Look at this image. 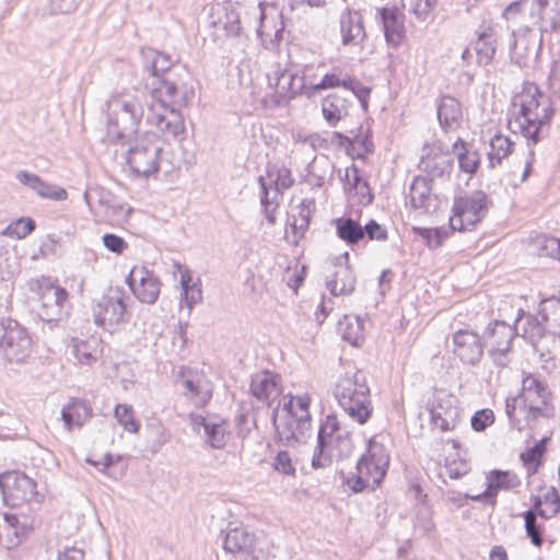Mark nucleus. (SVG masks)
<instances>
[{"label":"nucleus","mask_w":560,"mask_h":560,"mask_svg":"<svg viewBox=\"0 0 560 560\" xmlns=\"http://www.w3.org/2000/svg\"><path fill=\"white\" fill-rule=\"evenodd\" d=\"M0 488L8 504L18 506L35 499L36 483L25 474L9 471L0 476Z\"/></svg>","instance_id":"6ab92c4d"},{"label":"nucleus","mask_w":560,"mask_h":560,"mask_svg":"<svg viewBox=\"0 0 560 560\" xmlns=\"http://www.w3.org/2000/svg\"><path fill=\"white\" fill-rule=\"evenodd\" d=\"M460 116V107L457 101L453 97L442 98L438 107V118L442 126H451Z\"/></svg>","instance_id":"603ef678"},{"label":"nucleus","mask_w":560,"mask_h":560,"mask_svg":"<svg viewBox=\"0 0 560 560\" xmlns=\"http://www.w3.org/2000/svg\"><path fill=\"white\" fill-rule=\"evenodd\" d=\"M115 418L118 423L129 433H137L140 429V423L133 416L132 407L126 404H118L115 408Z\"/></svg>","instance_id":"6e6d98bb"},{"label":"nucleus","mask_w":560,"mask_h":560,"mask_svg":"<svg viewBox=\"0 0 560 560\" xmlns=\"http://www.w3.org/2000/svg\"><path fill=\"white\" fill-rule=\"evenodd\" d=\"M312 398L308 394L284 397L272 411V422L279 440L292 445L303 442L311 431L310 405Z\"/></svg>","instance_id":"20e7f679"},{"label":"nucleus","mask_w":560,"mask_h":560,"mask_svg":"<svg viewBox=\"0 0 560 560\" xmlns=\"http://www.w3.org/2000/svg\"><path fill=\"white\" fill-rule=\"evenodd\" d=\"M351 451L352 440L349 431L340 425L336 416H327L318 430L312 466L316 469L327 467L334 459L348 457Z\"/></svg>","instance_id":"423d86ee"},{"label":"nucleus","mask_w":560,"mask_h":560,"mask_svg":"<svg viewBox=\"0 0 560 560\" xmlns=\"http://www.w3.org/2000/svg\"><path fill=\"white\" fill-rule=\"evenodd\" d=\"M550 392L534 375H526L522 382V393L508 398L505 411L512 427L518 431L532 428L540 418H550L553 408L549 405Z\"/></svg>","instance_id":"f03ea898"},{"label":"nucleus","mask_w":560,"mask_h":560,"mask_svg":"<svg viewBox=\"0 0 560 560\" xmlns=\"http://www.w3.org/2000/svg\"><path fill=\"white\" fill-rule=\"evenodd\" d=\"M310 222L291 213L288 219V228L285 230V236L293 244H298L301 238L304 237L305 232L308 230Z\"/></svg>","instance_id":"052dcab7"},{"label":"nucleus","mask_w":560,"mask_h":560,"mask_svg":"<svg viewBox=\"0 0 560 560\" xmlns=\"http://www.w3.org/2000/svg\"><path fill=\"white\" fill-rule=\"evenodd\" d=\"M350 83V75L342 74L334 70L332 72L323 73L322 79L317 84V92L345 86Z\"/></svg>","instance_id":"e2e57ef3"},{"label":"nucleus","mask_w":560,"mask_h":560,"mask_svg":"<svg viewBox=\"0 0 560 560\" xmlns=\"http://www.w3.org/2000/svg\"><path fill=\"white\" fill-rule=\"evenodd\" d=\"M20 272V259L18 255L7 246L0 256V278L10 280Z\"/></svg>","instance_id":"5fc2aeb1"},{"label":"nucleus","mask_w":560,"mask_h":560,"mask_svg":"<svg viewBox=\"0 0 560 560\" xmlns=\"http://www.w3.org/2000/svg\"><path fill=\"white\" fill-rule=\"evenodd\" d=\"M432 424L442 432L453 430L458 420V410L453 399L443 393L436 395L429 408Z\"/></svg>","instance_id":"a878e982"},{"label":"nucleus","mask_w":560,"mask_h":560,"mask_svg":"<svg viewBox=\"0 0 560 560\" xmlns=\"http://www.w3.org/2000/svg\"><path fill=\"white\" fill-rule=\"evenodd\" d=\"M249 389L257 400L271 407L282 395L281 376L268 370L256 372L252 375Z\"/></svg>","instance_id":"4be33fe9"},{"label":"nucleus","mask_w":560,"mask_h":560,"mask_svg":"<svg viewBox=\"0 0 560 560\" xmlns=\"http://www.w3.org/2000/svg\"><path fill=\"white\" fill-rule=\"evenodd\" d=\"M32 352V339L16 320L0 322V354L9 363H22Z\"/></svg>","instance_id":"f8f14e48"},{"label":"nucleus","mask_w":560,"mask_h":560,"mask_svg":"<svg viewBox=\"0 0 560 560\" xmlns=\"http://www.w3.org/2000/svg\"><path fill=\"white\" fill-rule=\"evenodd\" d=\"M130 213H131L130 207L120 205L116 201V199H114L104 220L108 221V222L118 223V222L126 220Z\"/></svg>","instance_id":"774afa93"},{"label":"nucleus","mask_w":560,"mask_h":560,"mask_svg":"<svg viewBox=\"0 0 560 560\" xmlns=\"http://www.w3.org/2000/svg\"><path fill=\"white\" fill-rule=\"evenodd\" d=\"M15 177L21 185L30 188L42 198L55 201H63L68 198V192L65 188L49 184L34 173L22 170L16 173Z\"/></svg>","instance_id":"c756f323"},{"label":"nucleus","mask_w":560,"mask_h":560,"mask_svg":"<svg viewBox=\"0 0 560 560\" xmlns=\"http://www.w3.org/2000/svg\"><path fill=\"white\" fill-rule=\"evenodd\" d=\"M514 328L516 332L521 330L523 338L532 345H535L545 334H548L541 318L539 319L538 316L524 312L520 314Z\"/></svg>","instance_id":"4c0bfd02"},{"label":"nucleus","mask_w":560,"mask_h":560,"mask_svg":"<svg viewBox=\"0 0 560 560\" xmlns=\"http://www.w3.org/2000/svg\"><path fill=\"white\" fill-rule=\"evenodd\" d=\"M418 166L432 180L450 174L452 163L448 156L441 152L439 148L425 145Z\"/></svg>","instance_id":"7c9ffc66"},{"label":"nucleus","mask_w":560,"mask_h":560,"mask_svg":"<svg viewBox=\"0 0 560 560\" xmlns=\"http://www.w3.org/2000/svg\"><path fill=\"white\" fill-rule=\"evenodd\" d=\"M475 50L479 65H488L492 60L495 54V38L491 28L479 34L475 43Z\"/></svg>","instance_id":"3c124183"},{"label":"nucleus","mask_w":560,"mask_h":560,"mask_svg":"<svg viewBox=\"0 0 560 560\" xmlns=\"http://www.w3.org/2000/svg\"><path fill=\"white\" fill-rule=\"evenodd\" d=\"M453 353L464 363L476 365L483 355L480 336L468 329H459L453 335Z\"/></svg>","instance_id":"5701e85b"},{"label":"nucleus","mask_w":560,"mask_h":560,"mask_svg":"<svg viewBox=\"0 0 560 560\" xmlns=\"http://www.w3.org/2000/svg\"><path fill=\"white\" fill-rule=\"evenodd\" d=\"M240 9L237 3L231 1L219 2L212 4L209 9V25L215 30H223L229 37L237 38V46L241 52H245L247 38L241 35L242 27L240 21Z\"/></svg>","instance_id":"dca6fc26"},{"label":"nucleus","mask_w":560,"mask_h":560,"mask_svg":"<svg viewBox=\"0 0 560 560\" xmlns=\"http://www.w3.org/2000/svg\"><path fill=\"white\" fill-rule=\"evenodd\" d=\"M339 32L343 46L361 47L366 36L362 15L352 10L342 12L339 21Z\"/></svg>","instance_id":"cd10ccee"},{"label":"nucleus","mask_w":560,"mask_h":560,"mask_svg":"<svg viewBox=\"0 0 560 560\" xmlns=\"http://www.w3.org/2000/svg\"><path fill=\"white\" fill-rule=\"evenodd\" d=\"M544 452L545 446L544 443L540 442L521 454V459L523 462V465L526 467L527 474L529 476L534 475L537 471L541 463Z\"/></svg>","instance_id":"13d9d810"},{"label":"nucleus","mask_w":560,"mask_h":560,"mask_svg":"<svg viewBox=\"0 0 560 560\" xmlns=\"http://www.w3.org/2000/svg\"><path fill=\"white\" fill-rule=\"evenodd\" d=\"M535 246L540 256L558 258L560 256V238L547 235H538Z\"/></svg>","instance_id":"bf43d9fd"},{"label":"nucleus","mask_w":560,"mask_h":560,"mask_svg":"<svg viewBox=\"0 0 560 560\" xmlns=\"http://www.w3.org/2000/svg\"><path fill=\"white\" fill-rule=\"evenodd\" d=\"M32 529L33 526L26 516L5 514L0 536L4 537L7 548H13L21 544Z\"/></svg>","instance_id":"473e14b6"},{"label":"nucleus","mask_w":560,"mask_h":560,"mask_svg":"<svg viewBox=\"0 0 560 560\" xmlns=\"http://www.w3.org/2000/svg\"><path fill=\"white\" fill-rule=\"evenodd\" d=\"M127 283L141 303L153 304L160 295V279L144 266H135L127 277Z\"/></svg>","instance_id":"412c9836"},{"label":"nucleus","mask_w":560,"mask_h":560,"mask_svg":"<svg viewBox=\"0 0 560 560\" xmlns=\"http://www.w3.org/2000/svg\"><path fill=\"white\" fill-rule=\"evenodd\" d=\"M186 78H188L187 74L176 80L162 79L159 86L152 91L153 102L151 104L163 105L178 110L186 106L195 95L194 88L185 80Z\"/></svg>","instance_id":"f3484780"},{"label":"nucleus","mask_w":560,"mask_h":560,"mask_svg":"<svg viewBox=\"0 0 560 560\" xmlns=\"http://www.w3.org/2000/svg\"><path fill=\"white\" fill-rule=\"evenodd\" d=\"M105 105L107 137L112 141H129L143 116L142 96L131 91L114 92Z\"/></svg>","instance_id":"7ed1b4c3"},{"label":"nucleus","mask_w":560,"mask_h":560,"mask_svg":"<svg viewBox=\"0 0 560 560\" xmlns=\"http://www.w3.org/2000/svg\"><path fill=\"white\" fill-rule=\"evenodd\" d=\"M261 205L265 209L266 219L270 224H275V210L277 203L273 201L280 191L288 189L293 184L291 172L285 168H277L268 172V182L260 176Z\"/></svg>","instance_id":"aec40b11"},{"label":"nucleus","mask_w":560,"mask_h":560,"mask_svg":"<svg viewBox=\"0 0 560 560\" xmlns=\"http://www.w3.org/2000/svg\"><path fill=\"white\" fill-rule=\"evenodd\" d=\"M380 13L386 42L393 47H398L406 36L402 15L392 9H382Z\"/></svg>","instance_id":"72a5a7b5"},{"label":"nucleus","mask_w":560,"mask_h":560,"mask_svg":"<svg viewBox=\"0 0 560 560\" xmlns=\"http://www.w3.org/2000/svg\"><path fill=\"white\" fill-rule=\"evenodd\" d=\"M114 199V195L102 187H91L84 192V200L90 211L101 220L105 219Z\"/></svg>","instance_id":"e433bc0d"},{"label":"nucleus","mask_w":560,"mask_h":560,"mask_svg":"<svg viewBox=\"0 0 560 560\" xmlns=\"http://www.w3.org/2000/svg\"><path fill=\"white\" fill-rule=\"evenodd\" d=\"M192 431L200 435L205 443L214 450L224 448L232 438L230 424L217 416L190 415Z\"/></svg>","instance_id":"a211bd4d"},{"label":"nucleus","mask_w":560,"mask_h":560,"mask_svg":"<svg viewBox=\"0 0 560 560\" xmlns=\"http://www.w3.org/2000/svg\"><path fill=\"white\" fill-rule=\"evenodd\" d=\"M539 316L548 334L560 338V298L542 300L539 306Z\"/></svg>","instance_id":"58836bf2"},{"label":"nucleus","mask_w":560,"mask_h":560,"mask_svg":"<svg viewBox=\"0 0 560 560\" xmlns=\"http://www.w3.org/2000/svg\"><path fill=\"white\" fill-rule=\"evenodd\" d=\"M431 190L430 180L427 177H415L409 191L411 206L416 209L427 210L431 202Z\"/></svg>","instance_id":"a18cd8bd"},{"label":"nucleus","mask_w":560,"mask_h":560,"mask_svg":"<svg viewBox=\"0 0 560 560\" xmlns=\"http://www.w3.org/2000/svg\"><path fill=\"white\" fill-rule=\"evenodd\" d=\"M259 14V26L257 28V35L259 36L262 45L270 48L276 42L281 38L283 31L282 22H279V26L275 23V16H270L266 12V8L262 3H259L256 8Z\"/></svg>","instance_id":"c9c22d12"},{"label":"nucleus","mask_w":560,"mask_h":560,"mask_svg":"<svg viewBox=\"0 0 560 560\" xmlns=\"http://www.w3.org/2000/svg\"><path fill=\"white\" fill-rule=\"evenodd\" d=\"M28 290L36 295L37 315L44 322H58L66 314L68 292L50 277L40 276L27 281Z\"/></svg>","instance_id":"6e6552de"},{"label":"nucleus","mask_w":560,"mask_h":560,"mask_svg":"<svg viewBox=\"0 0 560 560\" xmlns=\"http://www.w3.org/2000/svg\"><path fill=\"white\" fill-rule=\"evenodd\" d=\"M162 150L156 135L147 132L129 148L127 163L133 173L148 177L159 171Z\"/></svg>","instance_id":"9b49d317"},{"label":"nucleus","mask_w":560,"mask_h":560,"mask_svg":"<svg viewBox=\"0 0 560 560\" xmlns=\"http://www.w3.org/2000/svg\"><path fill=\"white\" fill-rule=\"evenodd\" d=\"M305 277V267L299 261H291L282 273V281L291 288L294 293L298 292L299 287L303 283Z\"/></svg>","instance_id":"4d7b16f0"},{"label":"nucleus","mask_w":560,"mask_h":560,"mask_svg":"<svg viewBox=\"0 0 560 560\" xmlns=\"http://www.w3.org/2000/svg\"><path fill=\"white\" fill-rule=\"evenodd\" d=\"M145 68L152 75L159 77L168 71L173 66V60L170 55L160 52L152 48L141 50Z\"/></svg>","instance_id":"49530a36"},{"label":"nucleus","mask_w":560,"mask_h":560,"mask_svg":"<svg viewBox=\"0 0 560 560\" xmlns=\"http://www.w3.org/2000/svg\"><path fill=\"white\" fill-rule=\"evenodd\" d=\"M524 520L527 536L530 538L533 545H535L536 547H540L542 545V537L539 526L537 525L536 513L530 510L525 512Z\"/></svg>","instance_id":"0e129e2a"},{"label":"nucleus","mask_w":560,"mask_h":560,"mask_svg":"<svg viewBox=\"0 0 560 560\" xmlns=\"http://www.w3.org/2000/svg\"><path fill=\"white\" fill-rule=\"evenodd\" d=\"M145 119L165 142H180L185 139L186 128L180 110L150 104Z\"/></svg>","instance_id":"2eb2a0df"},{"label":"nucleus","mask_w":560,"mask_h":560,"mask_svg":"<svg viewBox=\"0 0 560 560\" xmlns=\"http://www.w3.org/2000/svg\"><path fill=\"white\" fill-rule=\"evenodd\" d=\"M348 101L336 93L329 94L322 102V112L325 120L330 126H336L348 115Z\"/></svg>","instance_id":"ea45409f"},{"label":"nucleus","mask_w":560,"mask_h":560,"mask_svg":"<svg viewBox=\"0 0 560 560\" xmlns=\"http://www.w3.org/2000/svg\"><path fill=\"white\" fill-rule=\"evenodd\" d=\"M530 12L542 33L560 32V0H533Z\"/></svg>","instance_id":"bb28decb"},{"label":"nucleus","mask_w":560,"mask_h":560,"mask_svg":"<svg viewBox=\"0 0 560 560\" xmlns=\"http://www.w3.org/2000/svg\"><path fill=\"white\" fill-rule=\"evenodd\" d=\"M173 276L178 279L180 285V304L179 307L183 310L186 307L187 315H190L195 305L202 301V289L200 279L194 280L188 267L182 265L178 261H173Z\"/></svg>","instance_id":"b1692460"},{"label":"nucleus","mask_w":560,"mask_h":560,"mask_svg":"<svg viewBox=\"0 0 560 560\" xmlns=\"http://www.w3.org/2000/svg\"><path fill=\"white\" fill-rule=\"evenodd\" d=\"M184 395L196 406H205L212 397V387L208 378L198 372L183 373Z\"/></svg>","instance_id":"c85d7f7f"},{"label":"nucleus","mask_w":560,"mask_h":560,"mask_svg":"<svg viewBox=\"0 0 560 560\" xmlns=\"http://www.w3.org/2000/svg\"><path fill=\"white\" fill-rule=\"evenodd\" d=\"M490 150L487 153L489 166L491 168L497 167L502 163V160L508 158L512 151L514 143L509 137L497 133L490 139Z\"/></svg>","instance_id":"37998d69"},{"label":"nucleus","mask_w":560,"mask_h":560,"mask_svg":"<svg viewBox=\"0 0 560 560\" xmlns=\"http://www.w3.org/2000/svg\"><path fill=\"white\" fill-rule=\"evenodd\" d=\"M334 270L328 276L326 285L334 296L350 294L355 289V277L349 264V254L343 253L335 259Z\"/></svg>","instance_id":"393cba45"},{"label":"nucleus","mask_w":560,"mask_h":560,"mask_svg":"<svg viewBox=\"0 0 560 560\" xmlns=\"http://www.w3.org/2000/svg\"><path fill=\"white\" fill-rule=\"evenodd\" d=\"M453 150L457 155L460 170L465 173L474 174L480 163L478 151L460 139L453 144Z\"/></svg>","instance_id":"c03bdc74"},{"label":"nucleus","mask_w":560,"mask_h":560,"mask_svg":"<svg viewBox=\"0 0 560 560\" xmlns=\"http://www.w3.org/2000/svg\"><path fill=\"white\" fill-rule=\"evenodd\" d=\"M325 63L320 60L296 65L298 81L302 84V93L313 95L317 93V84L323 77Z\"/></svg>","instance_id":"f704fd0d"},{"label":"nucleus","mask_w":560,"mask_h":560,"mask_svg":"<svg viewBox=\"0 0 560 560\" xmlns=\"http://www.w3.org/2000/svg\"><path fill=\"white\" fill-rule=\"evenodd\" d=\"M269 92L262 97V104L268 108L287 105L298 94L302 93V84L298 81V72L282 69L280 66L267 73Z\"/></svg>","instance_id":"4468645a"},{"label":"nucleus","mask_w":560,"mask_h":560,"mask_svg":"<svg viewBox=\"0 0 560 560\" xmlns=\"http://www.w3.org/2000/svg\"><path fill=\"white\" fill-rule=\"evenodd\" d=\"M488 488L483 495L493 498L499 490H512L521 485L516 474L510 471H492L487 477Z\"/></svg>","instance_id":"79ce46f5"},{"label":"nucleus","mask_w":560,"mask_h":560,"mask_svg":"<svg viewBox=\"0 0 560 560\" xmlns=\"http://www.w3.org/2000/svg\"><path fill=\"white\" fill-rule=\"evenodd\" d=\"M339 238L348 244H357L364 237L363 226L351 218H339L334 221Z\"/></svg>","instance_id":"de8ad7c7"},{"label":"nucleus","mask_w":560,"mask_h":560,"mask_svg":"<svg viewBox=\"0 0 560 560\" xmlns=\"http://www.w3.org/2000/svg\"><path fill=\"white\" fill-rule=\"evenodd\" d=\"M388 465L386 447L376 438H372L368 442L366 452L358 460L355 478L348 479L347 482L354 492L374 490L385 477Z\"/></svg>","instance_id":"0eeeda50"},{"label":"nucleus","mask_w":560,"mask_h":560,"mask_svg":"<svg viewBox=\"0 0 560 560\" xmlns=\"http://www.w3.org/2000/svg\"><path fill=\"white\" fill-rule=\"evenodd\" d=\"M553 115L550 97L535 83L525 82L512 97L508 126L528 144H536L546 137Z\"/></svg>","instance_id":"f257e3e1"},{"label":"nucleus","mask_w":560,"mask_h":560,"mask_svg":"<svg viewBox=\"0 0 560 560\" xmlns=\"http://www.w3.org/2000/svg\"><path fill=\"white\" fill-rule=\"evenodd\" d=\"M128 296L122 288L110 287L92 305V316L96 326L114 332L129 322L130 314L127 311Z\"/></svg>","instance_id":"1a4fd4ad"},{"label":"nucleus","mask_w":560,"mask_h":560,"mask_svg":"<svg viewBox=\"0 0 560 560\" xmlns=\"http://www.w3.org/2000/svg\"><path fill=\"white\" fill-rule=\"evenodd\" d=\"M494 421V413L490 409L477 411L471 418V427L475 431L481 432Z\"/></svg>","instance_id":"69168bd1"},{"label":"nucleus","mask_w":560,"mask_h":560,"mask_svg":"<svg viewBox=\"0 0 560 560\" xmlns=\"http://www.w3.org/2000/svg\"><path fill=\"white\" fill-rule=\"evenodd\" d=\"M93 416L90 404L83 399L72 398L61 409L65 429L71 432L81 429Z\"/></svg>","instance_id":"2f4dec72"},{"label":"nucleus","mask_w":560,"mask_h":560,"mask_svg":"<svg viewBox=\"0 0 560 560\" xmlns=\"http://www.w3.org/2000/svg\"><path fill=\"white\" fill-rule=\"evenodd\" d=\"M489 200L481 190L454 198L450 226L453 231H468L483 220L488 212Z\"/></svg>","instance_id":"9d476101"},{"label":"nucleus","mask_w":560,"mask_h":560,"mask_svg":"<svg viewBox=\"0 0 560 560\" xmlns=\"http://www.w3.org/2000/svg\"><path fill=\"white\" fill-rule=\"evenodd\" d=\"M273 467L280 474H283L287 476L295 475V467L292 463L290 455L285 451H281L277 454V456L273 460Z\"/></svg>","instance_id":"338daca9"},{"label":"nucleus","mask_w":560,"mask_h":560,"mask_svg":"<svg viewBox=\"0 0 560 560\" xmlns=\"http://www.w3.org/2000/svg\"><path fill=\"white\" fill-rule=\"evenodd\" d=\"M334 395L345 412L360 424H364L373 413L370 388L363 372L348 370L339 376Z\"/></svg>","instance_id":"39448f33"},{"label":"nucleus","mask_w":560,"mask_h":560,"mask_svg":"<svg viewBox=\"0 0 560 560\" xmlns=\"http://www.w3.org/2000/svg\"><path fill=\"white\" fill-rule=\"evenodd\" d=\"M401 5L416 15L418 20H425L434 9L438 0H400Z\"/></svg>","instance_id":"680f3d73"},{"label":"nucleus","mask_w":560,"mask_h":560,"mask_svg":"<svg viewBox=\"0 0 560 560\" xmlns=\"http://www.w3.org/2000/svg\"><path fill=\"white\" fill-rule=\"evenodd\" d=\"M338 331L342 339L353 346H358L362 340L363 322L354 315H345L343 318L338 322Z\"/></svg>","instance_id":"8fccbe9b"},{"label":"nucleus","mask_w":560,"mask_h":560,"mask_svg":"<svg viewBox=\"0 0 560 560\" xmlns=\"http://www.w3.org/2000/svg\"><path fill=\"white\" fill-rule=\"evenodd\" d=\"M71 352L79 363L91 365L101 354L98 340L95 338L88 340L73 339L71 341Z\"/></svg>","instance_id":"a19ab883"},{"label":"nucleus","mask_w":560,"mask_h":560,"mask_svg":"<svg viewBox=\"0 0 560 560\" xmlns=\"http://www.w3.org/2000/svg\"><path fill=\"white\" fill-rule=\"evenodd\" d=\"M253 545V536L243 527H235L225 534L223 548L230 553L245 551Z\"/></svg>","instance_id":"09e8293b"},{"label":"nucleus","mask_w":560,"mask_h":560,"mask_svg":"<svg viewBox=\"0 0 560 560\" xmlns=\"http://www.w3.org/2000/svg\"><path fill=\"white\" fill-rule=\"evenodd\" d=\"M35 221L32 218L23 217L12 221L3 231L2 235L11 238L22 240L35 230Z\"/></svg>","instance_id":"864d4df0"},{"label":"nucleus","mask_w":560,"mask_h":560,"mask_svg":"<svg viewBox=\"0 0 560 560\" xmlns=\"http://www.w3.org/2000/svg\"><path fill=\"white\" fill-rule=\"evenodd\" d=\"M516 336L514 326L495 319L483 331V342L492 362L499 368H506L512 361V342Z\"/></svg>","instance_id":"ddd939ff"}]
</instances>
